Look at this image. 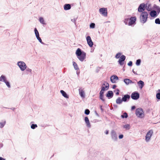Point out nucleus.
I'll return each mask as SVG.
<instances>
[{"label": "nucleus", "mask_w": 160, "mask_h": 160, "mask_svg": "<svg viewBox=\"0 0 160 160\" xmlns=\"http://www.w3.org/2000/svg\"><path fill=\"white\" fill-rule=\"evenodd\" d=\"M121 54L120 53H117L115 56V58H120L121 57L120 56L121 55Z\"/></svg>", "instance_id": "obj_37"}, {"label": "nucleus", "mask_w": 160, "mask_h": 160, "mask_svg": "<svg viewBox=\"0 0 160 160\" xmlns=\"http://www.w3.org/2000/svg\"><path fill=\"white\" fill-rule=\"evenodd\" d=\"M102 87H103L104 89H106L105 90H108L109 88V84L107 82H105L102 85Z\"/></svg>", "instance_id": "obj_14"}, {"label": "nucleus", "mask_w": 160, "mask_h": 160, "mask_svg": "<svg viewBox=\"0 0 160 160\" xmlns=\"http://www.w3.org/2000/svg\"><path fill=\"white\" fill-rule=\"evenodd\" d=\"M156 97L158 99H160V93H158L156 94Z\"/></svg>", "instance_id": "obj_44"}, {"label": "nucleus", "mask_w": 160, "mask_h": 160, "mask_svg": "<svg viewBox=\"0 0 160 160\" xmlns=\"http://www.w3.org/2000/svg\"><path fill=\"white\" fill-rule=\"evenodd\" d=\"M76 20V19L75 18H74L73 19H71V21L72 22H74V23H75Z\"/></svg>", "instance_id": "obj_46"}, {"label": "nucleus", "mask_w": 160, "mask_h": 160, "mask_svg": "<svg viewBox=\"0 0 160 160\" xmlns=\"http://www.w3.org/2000/svg\"><path fill=\"white\" fill-rule=\"evenodd\" d=\"M152 133L153 132L152 130H149L148 132L145 137V140L146 142H148L150 140Z\"/></svg>", "instance_id": "obj_7"}, {"label": "nucleus", "mask_w": 160, "mask_h": 160, "mask_svg": "<svg viewBox=\"0 0 160 160\" xmlns=\"http://www.w3.org/2000/svg\"><path fill=\"white\" fill-rule=\"evenodd\" d=\"M100 108L101 109V110L102 111H103V109H102V106H100Z\"/></svg>", "instance_id": "obj_53"}, {"label": "nucleus", "mask_w": 160, "mask_h": 160, "mask_svg": "<svg viewBox=\"0 0 160 160\" xmlns=\"http://www.w3.org/2000/svg\"><path fill=\"white\" fill-rule=\"evenodd\" d=\"M76 54L78 59L81 61H83L85 58L86 53L84 52H82L81 49L78 48L76 52Z\"/></svg>", "instance_id": "obj_1"}, {"label": "nucleus", "mask_w": 160, "mask_h": 160, "mask_svg": "<svg viewBox=\"0 0 160 160\" xmlns=\"http://www.w3.org/2000/svg\"><path fill=\"white\" fill-rule=\"evenodd\" d=\"M37 127V124H32L31 126V128L32 129H34Z\"/></svg>", "instance_id": "obj_38"}, {"label": "nucleus", "mask_w": 160, "mask_h": 160, "mask_svg": "<svg viewBox=\"0 0 160 160\" xmlns=\"http://www.w3.org/2000/svg\"><path fill=\"white\" fill-rule=\"evenodd\" d=\"M105 134H108V130H106V132H105Z\"/></svg>", "instance_id": "obj_51"}, {"label": "nucleus", "mask_w": 160, "mask_h": 160, "mask_svg": "<svg viewBox=\"0 0 160 160\" xmlns=\"http://www.w3.org/2000/svg\"><path fill=\"white\" fill-rule=\"evenodd\" d=\"M125 59L126 57L124 55H122L121 56L118 61V62L120 65L122 66L124 64Z\"/></svg>", "instance_id": "obj_8"}, {"label": "nucleus", "mask_w": 160, "mask_h": 160, "mask_svg": "<svg viewBox=\"0 0 160 160\" xmlns=\"http://www.w3.org/2000/svg\"><path fill=\"white\" fill-rule=\"evenodd\" d=\"M138 83L139 85H140V84L141 85V86H140L141 88H142L144 86V82L141 80L138 82Z\"/></svg>", "instance_id": "obj_26"}, {"label": "nucleus", "mask_w": 160, "mask_h": 160, "mask_svg": "<svg viewBox=\"0 0 160 160\" xmlns=\"http://www.w3.org/2000/svg\"><path fill=\"white\" fill-rule=\"evenodd\" d=\"M100 98L103 101H104V99H103V95H100Z\"/></svg>", "instance_id": "obj_43"}, {"label": "nucleus", "mask_w": 160, "mask_h": 160, "mask_svg": "<svg viewBox=\"0 0 160 160\" xmlns=\"http://www.w3.org/2000/svg\"><path fill=\"white\" fill-rule=\"evenodd\" d=\"M85 122L86 123L87 126L88 127H90V123L89 122V119L87 117H85Z\"/></svg>", "instance_id": "obj_22"}, {"label": "nucleus", "mask_w": 160, "mask_h": 160, "mask_svg": "<svg viewBox=\"0 0 160 160\" xmlns=\"http://www.w3.org/2000/svg\"><path fill=\"white\" fill-rule=\"evenodd\" d=\"M135 113L136 115L139 118H143L144 117V113L143 109L141 108L136 109Z\"/></svg>", "instance_id": "obj_3"}, {"label": "nucleus", "mask_w": 160, "mask_h": 160, "mask_svg": "<svg viewBox=\"0 0 160 160\" xmlns=\"http://www.w3.org/2000/svg\"><path fill=\"white\" fill-rule=\"evenodd\" d=\"M132 72L133 73H134V74H136V75L137 74V73H136V72H135L133 70H132Z\"/></svg>", "instance_id": "obj_55"}, {"label": "nucleus", "mask_w": 160, "mask_h": 160, "mask_svg": "<svg viewBox=\"0 0 160 160\" xmlns=\"http://www.w3.org/2000/svg\"><path fill=\"white\" fill-rule=\"evenodd\" d=\"M99 13L104 17H107L108 12L107 8H101L99 9Z\"/></svg>", "instance_id": "obj_5"}, {"label": "nucleus", "mask_w": 160, "mask_h": 160, "mask_svg": "<svg viewBox=\"0 0 160 160\" xmlns=\"http://www.w3.org/2000/svg\"><path fill=\"white\" fill-rule=\"evenodd\" d=\"M73 65L74 67V68L76 70H78L79 69L77 64L74 62H73Z\"/></svg>", "instance_id": "obj_29"}, {"label": "nucleus", "mask_w": 160, "mask_h": 160, "mask_svg": "<svg viewBox=\"0 0 160 160\" xmlns=\"http://www.w3.org/2000/svg\"><path fill=\"white\" fill-rule=\"evenodd\" d=\"M111 137L112 139L114 141H116L117 139V137L116 132L113 130H112L111 132Z\"/></svg>", "instance_id": "obj_12"}, {"label": "nucleus", "mask_w": 160, "mask_h": 160, "mask_svg": "<svg viewBox=\"0 0 160 160\" xmlns=\"http://www.w3.org/2000/svg\"><path fill=\"white\" fill-rule=\"evenodd\" d=\"M145 9V4L144 3L141 4L139 6L138 11L139 12H142Z\"/></svg>", "instance_id": "obj_10"}, {"label": "nucleus", "mask_w": 160, "mask_h": 160, "mask_svg": "<svg viewBox=\"0 0 160 160\" xmlns=\"http://www.w3.org/2000/svg\"><path fill=\"white\" fill-rule=\"evenodd\" d=\"M0 160H5V159L3 158L0 157Z\"/></svg>", "instance_id": "obj_52"}, {"label": "nucleus", "mask_w": 160, "mask_h": 160, "mask_svg": "<svg viewBox=\"0 0 160 160\" xmlns=\"http://www.w3.org/2000/svg\"><path fill=\"white\" fill-rule=\"evenodd\" d=\"M87 41L89 46L91 47L93 45V42H92L91 38L89 36H88L87 38Z\"/></svg>", "instance_id": "obj_11"}, {"label": "nucleus", "mask_w": 160, "mask_h": 160, "mask_svg": "<svg viewBox=\"0 0 160 160\" xmlns=\"http://www.w3.org/2000/svg\"><path fill=\"white\" fill-rule=\"evenodd\" d=\"M64 8L65 10H67L70 9L71 6L69 4H66L64 5Z\"/></svg>", "instance_id": "obj_19"}, {"label": "nucleus", "mask_w": 160, "mask_h": 160, "mask_svg": "<svg viewBox=\"0 0 160 160\" xmlns=\"http://www.w3.org/2000/svg\"><path fill=\"white\" fill-rule=\"evenodd\" d=\"M154 8L157 10V12L158 14L160 12V7L155 5L154 6Z\"/></svg>", "instance_id": "obj_25"}, {"label": "nucleus", "mask_w": 160, "mask_h": 160, "mask_svg": "<svg viewBox=\"0 0 160 160\" xmlns=\"http://www.w3.org/2000/svg\"><path fill=\"white\" fill-rule=\"evenodd\" d=\"M6 84V85H7V86L8 87V88H10V84H9V82L7 81V80H6L5 81H4V82Z\"/></svg>", "instance_id": "obj_39"}, {"label": "nucleus", "mask_w": 160, "mask_h": 160, "mask_svg": "<svg viewBox=\"0 0 160 160\" xmlns=\"http://www.w3.org/2000/svg\"><path fill=\"white\" fill-rule=\"evenodd\" d=\"M128 65L129 66H131L132 65V61H130L128 63Z\"/></svg>", "instance_id": "obj_45"}, {"label": "nucleus", "mask_w": 160, "mask_h": 160, "mask_svg": "<svg viewBox=\"0 0 160 160\" xmlns=\"http://www.w3.org/2000/svg\"><path fill=\"white\" fill-rule=\"evenodd\" d=\"M79 94L80 96L82 98L85 97V92L83 89L80 88L79 89Z\"/></svg>", "instance_id": "obj_15"}, {"label": "nucleus", "mask_w": 160, "mask_h": 160, "mask_svg": "<svg viewBox=\"0 0 160 160\" xmlns=\"http://www.w3.org/2000/svg\"><path fill=\"white\" fill-rule=\"evenodd\" d=\"M136 18L134 16L132 17L129 18V22H128V25L130 26H133L136 24Z\"/></svg>", "instance_id": "obj_4"}, {"label": "nucleus", "mask_w": 160, "mask_h": 160, "mask_svg": "<svg viewBox=\"0 0 160 160\" xmlns=\"http://www.w3.org/2000/svg\"><path fill=\"white\" fill-rule=\"evenodd\" d=\"M159 1L160 2V0H159Z\"/></svg>", "instance_id": "obj_58"}, {"label": "nucleus", "mask_w": 160, "mask_h": 160, "mask_svg": "<svg viewBox=\"0 0 160 160\" xmlns=\"http://www.w3.org/2000/svg\"><path fill=\"white\" fill-rule=\"evenodd\" d=\"M135 108H136V107H135V106H133L131 108V109H132V110H134Z\"/></svg>", "instance_id": "obj_49"}, {"label": "nucleus", "mask_w": 160, "mask_h": 160, "mask_svg": "<svg viewBox=\"0 0 160 160\" xmlns=\"http://www.w3.org/2000/svg\"><path fill=\"white\" fill-rule=\"evenodd\" d=\"M118 77L116 75L112 76L110 78L111 82L113 83H115L116 81L118 80Z\"/></svg>", "instance_id": "obj_13"}, {"label": "nucleus", "mask_w": 160, "mask_h": 160, "mask_svg": "<svg viewBox=\"0 0 160 160\" xmlns=\"http://www.w3.org/2000/svg\"><path fill=\"white\" fill-rule=\"evenodd\" d=\"M159 90L160 91V90Z\"/></svg>", "instance_id": "obj_59"}, {"label": "nucleus", "mask_w": 160, "mask_h": 160, "mask_svg": "<svg viewBox=\"0 0 160 160\" xmlns=\"http://www.w3.org/2000/svg\"><path fill=\"white\" fill-rule=\"evenodd\" d=\"M131 98L134 100H137L139 97V95L138 93L136 92H133L131 95Z\"/></svg>", "instance_id": "obj_9"}, {"label": "nucleus", "mask_w": 160, "mask_h": 160, "mask_svg": "<svg viewBox=\"0 0 160 160\" xmlns=\"http://www.w3.org/2000/svg\"><path fill=\"white\" fill-rule=\"evenodd\" d=\"M34 30H37L36 28H35Z\"/></svg>", "instance_id": "obj_57"}, {"label": "nucleus", "mask_w": 160, "mask_h": 160, "mask_svg": "<svg viewBox=\"0 0 160 160\" xmlns=\"http://www.w3.org/2000/svg\"><path fill=\"white\" fill-rule=\"evenodd\" d=\"M123 101L122 99H121L120 97H118L116 100V102L117 104H121Z\"/></svg>", "instance_id": "obj_23"}, {"label": "nucleus", "mask_w": 160, "mask_h": 160, "mask_svg": "<svg viewBox=\"0 0 160 160\" xmlns=\"http://www.w3.org/2000/svg\"><path fill=\"white\" fill-rule=\"evenodd\" d=\"M6 123V122L5 121H3L1 122L0 123V127L1 128H3L4 125H5Z\"/></svg>", "instance_id": "obj_32"}, {"label": "nucleus", "mask_w": 160, "mask_h": 160, "mask_svg": "<svg viewBox=\"0 0 160 160\" xmlns=\"http://www.w3.org/2000/svg\"><path fill=\"white\" fill-rule=\"evenodd\" d=\"M123 135L122 134L120 135L119 136V138L120 139H122L123 138Z\"/></svg>", "instance_id": "obj_47"}, {"label": "nucleus", "mask_w": 160, "mask_h": 160, "mask_svg": "<svg viewBox=\"0 0 160 160\" xmlns=\"http://www.w3.org/2000/svg\"><path fill=\"white\" fill-rule=\"evenodd\" d=\"M95 26V24L94 23H92L90 25V27L91 28H93Z\"/></svg>", "instance_id": "obj_35"}, {"label": "nucleus", "mask_w": 160, "mask_h": 160, "mask_svg": "<svg viewBox=\"0 0 160 160\" xmlns=\"http://www.w3.org/2000/svg\"><path fill=\"white\" fill-rule=\"evenodd\" d=\"M141 61L140 59L137 60L136 61V64L137 65H139L141 63Z\"/></svg>", "instance_id": "obj_40"}, {"label": "nucleus", "mask_w": 160, "mask_h": 160, "mask_svg": "<svg viewBox=\"0 0 160 160\" xmlns=\"http://www.w3.org/2000/svg\"><path fill=\"white\" fill-rule=\"evenodd\" d=\"M2 144L1 143H0V148L2 147Z\"/></svg>", "instance_id": "obj_56"}, {"label": "nucleus", "mask_w": 160, "mask_h": 160, "mask_svg": "<svg viewBox=\"0 0 160 160\" xmlns=\"http://www.w3.org/2000/svg\"><path fill=\"white\" fill-rule=\"evenodd\" d=\"M60 92L62 94V95L65 98H68V97L66 93L63 90H61L60 91Z\"/></svg>", "instance_id": "obj_24"}, {"label": "nucleus", "mask_w": 160, "mask_h": 160, "mask_svg": "<svg viewBox=\"0 0 160 160\" xmlns=\"http://www.w3.org/2000/svg\"><path fill=\"white\" fill-rule=\"evenodd\" d=\"M124 82L127 85L129 84L133 83L131 80L129 79L126 78L124 80Z\"/></svg>", "instance_id": "obj_17"}, {"label": "nucleus", "mask_w": 160, "mask_h": 160, "mask_svg": "<svg viewBox=\"0 0 160 160\" xmlns=\"http://www.w3.org/2000/svg\"><path fill=\"white\" fill-rule=\"evenodd\" d=\"M128 114L127 113L125 112L124 113L123 115H122L121 117L122 118H127L128 117Z\"/></svg>", "instance_id": "obj_36"}, {"label": "nucleus", "mask_w": 160, "mask_h": 160, "mask_svg": "<svg viewBox=\"0 0 160 160\" xmlns=\"http://www.w3.org/2000/svg\"><path fill=\"white\" fill-rule=\"evenodd\" d=\"M155 23L157 24H160V19L159 18H157L155 20Z\"/></svg>", "instance_id": "obj_33"}, {"label": "nucleus", "mask_w": 160, "mask_h": 160, "mask_svg": "<svg viewBox=\"0 0 160 160\" xmlns=\"http://www.w3.org/2000/svg\"><path fill=\"white\" fill-rule=\"evenodd\" d=\"M150 15L152 17H155L157 16V12L155 10H152L150 12Z\"/></svg>", "instance_id": "obj_20"}, {"label": "nucleus", "mask_w": 160, "mask_h": 160, "mask_svg": "<svg viewBox=\"0 0 160 160\" xmlns=\"http://www.w3.org/2000/svg\"><path fill=\"white\" fill-rule=\"evenodd\" d=\"M105 89H104V88L103 87H102V89H101V91H100V93H99L100 95H103L104 92V91H105Z\"/></svg>", "instance_id": "obj_31"}, {"label": "nucleus", "mask_w": 160, "mask_h": 160, "mask_svg": "<svg viewBox=\"0 0 160 160\" xmlns=\"http://www.w3.org/2000/svg\"><path fill=\"white\" fill-rule=\"evenodd\" d=\"M106 96L108 97H112L113 96V93L111 91H108V92Z\"/></svg>", "instance_id": "obj_21"}, {"label": "nucleus", "mask_w": 160, "mask_h": 160, "mask_svg": "<svg viewBox=\"0 0 160 160\" xmlns=\"http://www.w3.org/2000/svg\"><path fill=\"white\" fill-rule=\"evenodd\" d=\"M124 127L127 129H129L130 128V126L128 124L125 125L124 126Z\"/></svg>", "instance_id": "obj_41"}, {"label": "nucleus", "mask_w": 160, "mask_h": 160, "mask_svg": "<svg viewBox=\"0 0 160 160\" xmlns=\"http://www.w3.org/2000/svg\"><path fill=\"white\" fill-rule=\"evenodd\" d=\"M129 18H125L123 22L124 23H125L126 25H128V22H129Z\"/></svg>", "instance_id": "obj_27"}, {"label": "nucleus", "mask_w": 160, "mask_h": 160, "mask_svg": "<svg viewBox=\"0 0 160 160\" xmlns=\"http://www.w3.org/2000/svg\"><path fill=\"white\" fill-rule=\"evenodd\" d=\"M27 70L28 71V72H31L32 71V70L31 69H27Z\"/></svg>", "instance_id": "obj_54"}, {"label": "nucleus", "mask_w": 160, "mask_h": 160, "mask_svg": "<svg viewBox=\"0 0 160 160\" xmlns=\"http://www.w3.org/2000/svg\"><path fill=\"white\" fill-rule=\"evenodd\" d=\"M116 95H118L119 94V90L118 89L117 90V92L116 93Z\"/></svg>", "instance_id": "obj_48"}, {"label": "nucleus", "mask_w": 160, "mask_h": 160, "mask_svg": "<svg viewBox=\"0 0 160 160\" xmlns=\"http://www.w3.org/2000/svg\"><path fill=\"white\" fill-rule=\"evenodd\" d=\"M116 87V86L115 85H113L112 88L113 89H115Z\"/></svg>", "instance_id": "obj_50"}, {"label": "nucleus", "mask_w": 160, "mask_h": 160, "mask_svg": "<svg viewBox=\"0 0 160 160\" xmlns=\"http://www.w3.org/2000/svg\"><path fill=\"white\" fill-rule=\"evenodd\" d=\"M146 9L148 11H150L151 10V5L149 4L148 6H146Z\"/></svg>", "instance_id": "obj_34"}, {"label": "nucleus", "mask_w": 160, "mask_h": 160, "mask_svg": "<svg viewBox=\"0 0 160 160\" xmlns=\"http://www.w3.org/2000/svg\"><path fill=\"white\" fill-rule=\"evenodd\" d=\"M90 113V111L88 109H86L85 111V113L87 115H88Z\"/></svg>", "instance_id": "obj_42"}, {"label": "nucleus", "mask_w": 160, "mask_h": 160, "mask_svg": "<svg viewBox=\"0 0 160 160\" xmlns=\"http://www.w3.org/2000/svg\"><path fill=\"white\" fill-rule=\"evenodd\" d=\"M6 80L5 77L3 75H2L0 77V81L4 82Z\"/></svg>", "instance_id": "obj_28"}, {"label": "nucleus", "mask_w": 160, "mask_h": 160, "mask_svg": "<svg viewBox=\"0 0 160 160\" xmlns=\"http://www.w3.org/2000/svg\"><path fill=\"white\" fill-rule=\"evenodd\" d=\"M35 32L37 39L39 40L40 42H41L42 41L41 38L39 37L38 31H35Z\"/></svg>", "instance_id": "obj_18"}, {"label": "nucleus", "mask_w": 160, "mask_h": 160, "mask_svg": "<svg viewBox=\"0 0 160 160\" xmlns=\"http://www.w3.org/2000/svg\"><path fill=\"white\" fill-rule=\"evenodd\" d=\"M130 96L126 94L124 95V97H122V99L123 102H126L127 101V100H129L130 98Z\"/></svg>", "instance_id": "obj_16"}, {"label": "nucleus", "mask_w": 160, "mask_h": 160, "mask_svg": "<svg viewBox=\"0 0 160 160\" xmlns=\"http://www.w3.org/2000/svg\"><path fill=\"white\" fill-rule=\"evenodd\" d=\"M148 14L147 12H143L141 14L140 17V22L142 23H145L147 21Z\"/></svg>", "instance_id": "obj_2"}, {"label": "nucleus", "mask_w": 160, "mask_h": 160, "mask_svg": "<svg viewBox=\"0 0 160 160\" xmlns=\"http://www.w3.org/2000/svg\"><path fill=\"white\" fill-rule=\"evenodd\" d=\"M18 64L22 71H24L26 68V64L23 62H19L18 63Z\"/></svg>", "instance_id": "obj_6"}, {"label": "nucleus", "mask_w": 160, "mask_h": 160, "mask_svg": "<svg viewBox=\"0 0 160 160\" xmlns=\"http://www.w3.org/2000/svg\"><path fill=\"white\" fill-rule=\"evenodd\" d=\"M39 20L40 22L42 24H45V23L44 22V20L42 17H40L39 18Z\"/></svg>", "instance_id": "obj_30"}]
</instances>
